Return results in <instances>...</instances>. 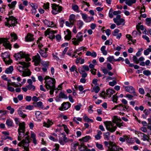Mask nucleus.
I'll list each match as a JSON object with an SVG mask.
<instances>
[{
  "instance_id": "nucleus-1",
  "label": "nucleus",
  "mask_w": 151,
  "mask_h": 151,
  "mask_svg": "<svg viewBox=\"0 0 151 151\" xmlns=\"http://www.w3.org/2000/svg\"><path fill=\"white\" fill-rule=\"evenodd\" d=\"M45 87L47 90L50 88H53L55 86V84L56 81L55 79L50 77L49 76H46L45 78Z\"/></svg>"
},
{
  "instance_id": "nucleus-2",
  "label": "nucleus",
  "mask_w": 151,
  "mask_h": 151,
  "mask_svg": "<svg viewBox=\"0 0 151 151\" xmlns=\"http://www.w3.org/2000/svg\"><path fill=\"white\" fill-rule=\"evenodd\" d=\"M14 56L16 60H17L23 58H25L27 61H30L31 60L28 55L22 52L15 54Z\"/></svg>"
},
{
  "instance_id": "nucleus-3",
  "label": "nucleus",
  "mask_w": 151,
  "mask_h": 151,
  "mask_svg": "<svg viewBox=\"0 0 151 151\" xmlns=\"http://www.w3.org/2000/svg\"><path fill=\"white\" fill-rule=\"evenodd\" d=\"M30 139L28 136L26 137L25 139H24L19 142L18 144V146L20 147L22 146L24 149L27 151L28 150V147L29 146V143L30 142Z\"/></svg>"
},
{
  "instance_id": "nucleus-4",
  "label": "nucleus",
  "mask_w": 151,
  "mask_h": 151,
  "mask_svg": "<svg viewBox=\"0 0 151 151\" xmlns=\"http://www.w3.org/2000/svg\"><path fill=\"white\" fill-rule=\"evenodd\" d=\"M17 19L12 16H10L9 18H6V22H5V24L7 26H9L14 27L17 24Z\"/></svg>"
},
{
  "instance_id": "nucleus-5",
  "label": "nucleus",
  "mask_w": 151,
  "mask_h": 151,
  "mask_svg": "<svg viewBox=\"0 0 151 151\" xmlns=\"http://www.w3.org/2000/svg\"><path fill=\"white\" fill-rule=\"evenodd\" d=\"M57 31L53 30L51 29H48L45 32V35L46 37L49 38L50 39H53L54 38V34L57 33Z\"/></svg>"
},
{
  "instance_id": "nucleus-6",
  "label": "nucleus",
  "mask_w": 151,
  "mask_h": 151,
  "mask_svg": "<svg viewBox=\"0 0 151 151\" xmlns=\"http://www.w3.org/2000/svg\"><path fill=\"white\" fill-rule=\"evenodd\" d=\"M51 7L52 9V13L53 14H58L62 10V7L55 4H52Z\"/></svg>"
},
{
  "instance_id": "nucleus-7",
  "label": "nucleus",
  "mask_w": 151,
  "mask_h": 151,
  "mask_svg": "<svg viewBox=\"0 0 151 151\" xmlns=\"http://www.w3.org/2000/svg\"><path fill=\"white\" fill-rule=\"evenodd\" d=\"M19 63L22 65V66L18 65L17 67V70L21 73H22L26 68H28L29 66L30 63H26L24 62H19Z\"/></svg>"
},
{
  "instance_id": "nucleus-8",
  "label": "nucleus",
  "mask_w": 151,
  "mask_h": 151,
  "mask_svg": "<svg viewBox=\"0 0 151 151\" xmlns=\"http://www.w3.org/2000/svg\"><path fill=\"white\" fill-rule=\"evenodd\" d=\"M71 104L69 102H64L61 106L58 108V109L61 111H64L68 109L70 107Z\"/></svg>"
},
{
  "instance_id": "nucleus-9",
  "label": "nucleus",
  "mask_w": 151,
  "mask_h": 151,
  "mask_svg": "<svg viewBox=\"0 0 151 151\" xmlns=\"http://www.w3.org/2000/svg\"><path fill=\"white\" fill-rule=\"evenodd\" d=\"M1 43H3L4 46L6 48L11 50V45L7 39L4 38H0V44Z\"/></svg>"
},
{
  "instance_id": "nucleus-10",
  "label": "nucleus",
  "mask_w": 151,
  "mask_h": 151,
  "mask_svg": "<svg viewBox=\"0 0 151 151\" xmlns=\"http://www.w3.org/2000/svg\"><path fill=\"white\" fill-rule=\"evenodd\" d=\"M79 141L80 145L79 147V151H85V137L79 139Z\"/></svg>"
},
{
  "instance_id": "nucleus-11",
  "label": "nucleus",
  "mask_w": 151,
  "mask_h": 151,
  "mask_svg": "<svg viewBox=\"0 0 151 151\" xmlns=\"http://www.w3.org/2000/svg\"><path fill=\"white\" fill-rule=\"evenodd\" d=\"M32 59L35 66H37L39 65L41 60L40 57L38 53H37L36 55L33 56Z\"/></svg>"
},
{
  "instance_id": "nucleus-12",
  "label": "nucleus",
  "mask_w": 151,
  "mask_h": 151,
  "mask_svg": "<svg viewBox=\"0 0 151 151\" xmlns=\"http://www.w3.org/2000/svg\"><path fill=\"white\" fill-rule=\"evenodd\" d=\"M19 136L18 137V140L19 141L21 140L23 137L25 136H27L28 134V132H27L25 133V131L18 132Z\"/></svg>"
},
{
  "instance_id": "nucleus-13",
  "label": "nucleus",
  "mask_w": 151,
  "mask_h": 151,
  "mask_svg": "<svg viewBox=\"0 0 151 151\" xmlns=\"http://www.w3.org/2000/svg\"><path fill=\"white\" fill-rule=\"evenodd\" d=\"M122 148L120 147L119 146H117L116 145L112 147H109L108 151H123Z\"/></svg>"
},
{
  "instance_id": "nucleus-14",
  "label": "nucleus",
  "mask_w": 151,
  "mask_h": 151,
  "mask_svg": "<svg viewBox=\"0 0 151 151\" xmlns=\"http://www.w3.org/2000/svg\"><path fill=\"white\" fill-rule=\"evenodd\" d=\"M45 50L41 49L39 51V52L42 57L44 58H46L48 56V55L46 53L47 51V48H45Z\"/></svg>"
},
{
  "instance_id": "nucleus-15",
  "label": "nucleus",
  "mask_w": 151,
  "mask_h": 151,
  "mask_svg": "<svg viewBox=\"0 0 151 151\" xmlns=\"http://www.w3.org/2000/svg\"><path fill=\"white\" fill-rule=\"evenodd\" d=\"M22 74V76L23 77L29 76L31 75V72L29 69L27 68H26Z\"/></svg>"
},
{
  "instance_id": "nucleus-16",
  "label": "nucleus",
  "mask_w": 151,
  "mask_h": 151,
  "mask_svg": "<svg viewBox=\"0 0 151 151\" xmlns=\"http://www.w3.org/2000/svg\"><path fill=\"white\" fill-rule=\"evenodd\" d=\"M44 23L45 25L49 27H53L56 26V24H54L52 22H50L46 19L44 21Z\"/></svg>"
},
{
  "instance_id": "nucleus-17",
  "label": "nucleus",
  "mask_w": 151,
  "mask_h": 151,
  "mask_svg": "<svg viewBox=\"0 0 151 151\" xmlns=\"http://www.w3.org/2000/svg\"><path fill=\"white\" fill-rule=\"evenodd\" d=\"M125 90L130 93H132L135 92V89L132 86H125Z\"/></svg>"
},
{
  "instance_id": "nucleus-18",
  "label": "nucleus",
  "mask_w": 151,
  "mask_h": 151,
  "mask_svg": "<svg viewBox=\"0 0 151 151\" xmlns=\"http://www.w3.org/2000/svg\"><path fill=\"white\" fill-rule=\"evenodd\" d=\"M32 9L31 10V12L32 14H35L36 11V9L37 8V6L36 4L31 3L30 4Z\"/></svg>"
},
{
  "instance_id": "nucleus-19",
  "label": "nucleus",
  "mask_w": 151,
  "mask_h": 151,
  "mask_svg": "<svg viewBox=\"0 0 151 151\" xmlns=\"http://www.w3.org/2000/svg\"><path fill=\"white\" fill-rule=\"evenodd\" d=\"M19 126V128L18 129V132H24L25 131V123L24 122L21 123Z\"/></svg>"
},
{
  "instance_id": "nucleus-20",
  "label": "nucleus",
  "mask_w": 151,
  "mask_h": 151,
  "mask_svg": "<svg viewBox=\"0 0 151 151\" xmlns=\"http://www.w3.org/2000/svg\"><path fill=\"white\" fill-rule=\"evenodd\" d=\"M4 61V62H6L8 58H9V52H5L2 54L1 55Z\"/></svg>"
},
{
  "instance_id": "nucleus-21",
  "label": "nucleus",
  "mask_w": 151,
  "mask_h": 151,
  "mask_svg": "<svg viewBox=\"0 0 151 151\" xmlns=\"http://www.w3.org/2000/svg\"><path fill=\"white\" fill-rule=\"evenodd\" d=\"M119 20V21L116 20V18H114L113 19V21L114 22L116 23L118 26L121 25L122 23L124 22L125 21V20L123 18H121Z\"/></svg>"
},
{
  "instance_id": "nucleus-22",
  "label": "nucleus",
  "mask_w": 151,
  "mask_h": 151,
  "mask_svg": "<svg viewBox=\"0 0 151 151\" xmlns=\"http://www.w3.org/2000/svg\"><path fill=\"white\" fill-rule=\"evenodd\" d=\"M53 124V123L52 121L50 120L49 119H48L46 122H44L43 123V126L49 128Z\"/></svg>"
},
{
  "instance_id": "nucleus-23",
  "label": "nucleus",
  "mask_w": 151,
  "mask_h": 151,
  "mask_svg": "<svg viewBox=\"0 0 151 151\" xmlns=\"http://www.w3.org/2000/svg\"><path fill=\"white\" fill-rule=\"evenodd\" d=\"M66 32L67 34L66 35L65 37V40H70L71 37V32L68 29H67L66 31Z\"/></svg>"
},
{
  "instance_id": "nucleus-24",
  "label": "nucleus",
  "mask_w": 151,
  "mask_h": 151,
  "mask_svg": "<svg viewBox=\"0 0 151 151\" xmlns=\"http://www.w3.org/2000/svg\"><path fill=\"white\" fill-rule=\"evenodd\" d=\"M31 137L33 143L35 145H36L37 144V141L36 138V135L34 132H31Z\"/></svg>"
},
{
  "instance_id": "nucleus-25",
  "label": "nucleus",
  "mask_w": 151,
  "mask_h": 151,
  "mask_svg": "<svg viewBox=\"0 0 151 151\" xmlns=\"http://www.w3.org/2000/svg\"><path fill=\"white\" fill-rule=\"evenodd\" d=\"M126 141L127 143L132 144L134 142V139L132 137H130L129 135H126Z\"/></svg>"
},
{
  "instance_id": "nucleus-26",
  "label": "nucleus",
  "mask_w": 151,
  "mask_h": 151,
  "mask_svg": "<svg viewBox=\"0 0 151 151\" xmlns=\"http://www.w3.org/2000/svg\"><path fill=\"white\" fill-rule=\"evenodd\" d=\"M78 70L80 73L82 75V77H83L85 75V66L83 65L82 67H80Z\"/></svg>"
},
{
  "instance_id": "nucleus-27",
  "label": "nucleus",
  "mask_w": 151,
  "mask_h": 151,
  "mask_svg": "<svg viewBox=\"0 0 151 151\" xmlns=\"http://www.w3.org/2000/svg\"><path fill=\"white\" fill-rule=\"evenodd\" d=\"M34 104L35 107H37L42 109H44V105L43 104V103L41 101L36 102L34 103Z\"/></svg>"
},
{
  "instance_id": "nucleus-28",
  "label": "nucleus",
  "mask_w": 151,
  "mask_h": 151,
  "mask_svg": "<svg viewBox=\"0 0 151 151\" xmlns=\"http://www.w3.org/2000/svg\"><path fill=\"white\" fill-rule=\"evenodd\" d=\"M17 112L19 115L23 118H24L27 116L26 114L23 113L20 108H19L17 110Z\"/></svg>"
},
{
  "instance_id": "nucleus-29",
  "label": "nucleus",
  "mask_w": 151,
  "mask_h": 151,
  "mask_svg": "<svg viewBox=\"0 0 151 151\" xmlns=\"http://www.w3.org/2000/svg\"><path fill=\"white\" fill-rule=\"evenodd\" d=\"M99 85V84H98L97 85L95 86L91 90V92H94L96 93H98L100 90V88Z\"/></svg>"
},
{
  "instance_id": "nucleus-30",
  "label": "nucleus",
  "mask_w": 151,
  "mask_h": 151,
  "mask_svg": "<svg viewBox=\"0 0 151 151\" xmlns=\"http://www.w3.org/2000/svg\"><path fill=\"white\" fill-rule=\"evenodd\" d=\"M106 129L107 131H109L110 129V126L111 124L112 123L111 121H106L104 122Z\"/></svg>"
},
{
  "instance_id": "nucleus-31",
  "label": "nucleus",
  "mask_w": 151,
  "mask_h": 151,
  "mask_svg": "<svg viewBox=\"0 0 151 151\" xmlns=\"http://www.w3.org/2000/svg\"><path fill=\"white\" fill-rule=\"evenodd\" d=\"M13 70V66H10L9 68L6 69L5 71V73L8 74H10L12 73Z\"/></svg>"
},
{
  "instance_id": "nucleus-32",
  "label": "nucleus",
  "mask_w": 151,
  "mask_h": 151,
  "mask_svg": "<svg viewBox=\"0 0 151 151\" xmlns=\"http://www.w3.org/2000/svg\"><path fill=\"white\" fill-rule=\"evenodd\" d=\"M33 35L28 34L26 37V40L28 41H31L33 40Z\"/></svg>"
},
{
  "instance_id": "nucleus-33",
  "label": "nucleus",
  "mask_w": 151,
  "mask_h": 151,
  "mask_svg": "<svg viewBox=\"0 0 151 151\" xmlns=\"http://www.w3.org/2000/svg\"><path fill=\"white\" fill-rule=\"evenodd\" d=\"M80 42L83 40V36L81 32L78 33L76 35V37Z\"/></svg>"
},
{
  "instance_id": "nucleus-34",
  "label": "nucleus",
  "mask_w": 151,
  "mask_h": 151,
  "mask_svg": "<svg viewBox=\"0 0 151 151\" xmlns=\"http://www.w3.org/2000/svg\"><path fill=\"white\" fill-rule=\"evenodd\" d=\"M71 40L73 44L75 45H78L80 42L76 38H73Z\"/></svg>"
},
{
  "instance_id": "nucleus-35",
  "label": "nucleus",
  "mask_w": 151,
  "mask_h": 151,
  "mask_svg": "<svg viewBox=\"0 0 151 151\" xmlns=\"http://www.w3.org/2000/svg\"><path fill=\"white\" fill-rule=\"evenodd\" d=\"M28 90H30L32 91H34L35 89V86L32 84H28L26 86Z\"/></svg>"
},
{
  "instance_id": "nucleus-36",
  "label": "nucleus",
  "mask_w": 151,
  "mask_h": 151,
  "mask_svg": "<svg viewBox=\"0 0 151 151\" xmlns=\"http://www.w3.org/2000/svg\"><path fill=\"white\" fill-rule=\"evenodd\" d=\"M94 20L93 17H88L87 15L86 14V22H88Z\"/></svg>"
},
{
  "instance_id": "nucleus-37",
  "label": "nucleus",
  "mask_w": 151,
  "mask_h": 151,
  "mask_svg": "<svg viewBox=\"0 0 151 151\" xmlns=\"http://www.w3.org/2000/svg\"><path fill=\"white\" fill-rule=\"evenodd\" d=\"M106 48V46L104 45H103L102 46L100 49V50L102 53L105 55H106L107 54V51L105 50Z\"/></svg>"
},
{
  "instance_id": "nucleus-38",
  "label": "nucleus",
  "mask_w": 151,
  "mask_h": 151,
  "mask_svg": "<svg viewBox=\"0 0 151 151\" xmlns=\"http://www.w3.org/2000/svg\"><path fill=\"white\" fill-rule=\"evenodd\" d=\"M10 86V82H7V89L9 91L13 92H14L15 90L14 88Z\"/></svg>"
},
{
  "instance_id": "nucleus-39",
  "label": "nucleus",
  "mask_w": 151,
  "mask_h": 151,
  "mask_svg": "<svg viewBox=\"0 0 151 151\" xmlns=\"http://www.w3.org/2000/svg\"><path fill=\"white\" fill-rule=\"evenodd\" d=\"M124 105H123L122 104H119V108H117V110L121 111H125L126 109L124 108Z\"/></svg>"
},
{
  "instance_id": "nucleus-40",
  "label": "nucleus",
  "mask_w": 151,
  "mask_h": 151,
  "mask_svg": "<svg viewBox=\"0 0 151 151\" xmlns=\"http://www.w3.org/2000/svg\"><path fill=\"white\" fill-rule=\"evenodd\" d=\"M69 21L74 23L75 21V15L73 14L70 15L69 17Z\"/></svg>"
},
{
  "instance_id": "nucleus-41",
  "label": "nucleus",
  "mask_w": 151,
  "mask_h": 151,
  "mask_svg": "<svg viewBox=\"0 0 151 151\" xmlns=\"http://www.w3.org/2000/svg\"><path fill=\"white\" fill-rule=\"evenodd\" d=\"M106 91H108V93H109V98L111 97V96L112 95L113 93L115 92V91L113 89H110L109 88L107 89Z\"/></svg>"
},
{
  "instance_id": "nucleus-42",
  "label": "nucleus",
  "mask_w": 151,
  "mask_h": 151,
  "mask_svg": "<svg viewBox=\"0 0 151 151\" xmlns=\"http://www.w3.org/2000/svg\"><path fill=\"white\" fill-rule=\"evenodd\" d=\"M11 36L12 37V41H15L17 39V36L16 34L14 33H12L11 34Z\"/></svg>"
},
{
  "instance_id": "nucleus-43",
  "label": "nucleus",
  "mask_w": 151,
  "mask_h": 151,
  "mask_svg": "<svg viewBox=\"0 0 151 151\" xmlns=\"http://www.w3.org/2000/svg\"><path fill=\"white\" fill-rule=\"evenodd\" d=\"M112 101L114 103L117 104L118 103L117 101L118 100V96L116 95H114L112 97Z\"/></svg>"
},
{
  "instance_id": "nucleus-44",
  "label": "nucleus",
  "mask_w": 151,
  "mask_h": 151,
  "mask_svg": "<svg viewBox=\"0 0 151 151\" xmlns=\"http://www.w3.org/2000/svg\"><path fill=\"white\" fill-rule=\"evenodd\" d=\"M10 84L11 86H12L14 87H21L22 86L21 84L19 83V84H17L15 82H10Z\"/></svg>"
},
{
  "instance_id": "nucleus-45",
  "label": "nucleus",
  "mask_w": 151,
  "mask_h": 151,
  "mask_svg": "<svg viewBox=\"0 0 151 151\" xmlns=\"http://www.w3.org/2000/svg\"><path fill=\"white\" fill-rule=\"evenodd\" d=\"M136 27L137 30H139V29H140L141 30L143 31L144 29L143 25H140L139 23L136 25Z\"/></svg>"
},
{
  "instance_id": "nucleus-46",
  "label": "nucleus",
  "mask_w": 151,
  "mask_h": 151,
  "mask_svg": "<svg viewBox=\"0 0 151 151\" xmlns=\"http://www.w3.org/2000/svg\"><path fill=\"white\" fill-rule=\"evenodd\" d=\"M74 87L76 89H78L81 91H83L84 89L83 86L82 85H79L78 86L75 85Z\"/></svg>"
},
{
  "instance_id": "nucleus-47",
  "label": "nucleus",
  "mask_w": 151,
  "mask_h": 151,
  "mask_svg": "<svg viewBox=\"0 0 151 151\" xmlns=\"http://www.w3.org/2000/svg\"><path fill=\"white\" fill-rule=\"evenodd\" d=\"M59 97L60 98H64L65 99H67L68 98L67 96L63 92H60V93L59 94Z\"/></svg>"
},
{
  "instance_id": "nucleus-48",
  "label": "nucleus",
  "mask_w": 151,
  "mask_h": 151,
  "mask_svg": "<svg viewBox=\"0 0 151 151\" xmlns=\"http://www.w3.org/2000/svg\"><path fill=\"white\" fill-rule=\"evenodd\" d=\"M17 2L16 1H12L11 4H8V6L10 8H13L17 4Z\"/></svg>"
},
{
  "instance_id": "nucleus-49",
  "label": "nucleus",
  "mask_w": 151,
  "mask_h": 151,
  "mask_svg": "<svg viewBox=\"0 0 151 151\" xmlns=\"http://www.w3.org/2000/svg\"><path fill=\"white\" fill-rule=\"evenodd\" d=\"M72 8L73 9V10L75 12H79L78 9V6H77V5H72Z\"/></svg>"
},
{
  "instance_id": "nucleus-50",
  "label": "nucleus",
  "mask_w": 151,
  "mask_h": 151,
  "mask_svg": "<svg viewBox=\"0 0 151 151\" xmlns=\"http://www.w3.org/2000/svg\"><path fill=\"white\" fill-rule=\"evenodd\" d=\"M143 74L147 76H149L151 75V73L150 71L149 70H145L143 71Z\"/></svg>"
},
{
  "instance_id": "nucleus-51",
  "label": "nucleus",
  "mask_w": 151,
  "mask_h": 151,
  "mask_svg": "<svg viewBox=\"0 0 151 151\" xmlns=\"http://www.w3.org/2000/svg\"><path fill=\"white\" fill-rule=\"evenodd\" d=\"M81 120L82 119L80 117H74L73 119V121L78 124L79 123L78 121H81Z\"/></svg>"
},
{
  "instance_id": "nucleus-52",
  "label": "nucleus",
  "mask_w": 151,
  "mask_h": 151,
  "mask_svg": "<svg viewBox=\"0 0 151 151\" xmlns=\"http://www.w3.org/2000/svg\"><path fill=\"white\" fill-rule=\"evenodd\" d=\"M96 146L100 150H102L104 149L103 145L99 144L98 142L96 143Z\"/></svg>"
},
{
  "instance_id": "nucleus-53",
  "label": "nucleus",
  "mask_w": 151,
  "mask_h": 151,
  "mask_svg": "<svg viewBox=\"0 0 151 151\" xmlns=\"http://www.w3.org/2000/svg\"><path fill=\"white\" fill-rule=\"evenodd\" d=\"M50 95H52L53 94L55 90H59V89H58V88H55V86H54L53 88H50Z\"/></svg>"
},
{
  "instance_id": "nucleus-54",
  "label": "nucleus",
  "mask_w": 151,
  "mask_h": 151,
  "mask_svg": "<svg viewBox=\"0 0 151 151\" xmlns=\"http://www.w3.org/2000/svg\"><path fill=\"white\" fill-rule=\"evenodd\" d=\"M133 60L134 63L136 64H138L139 63V59H138L137 57L134 55L133 57Z\"/></svg>"
},
{
  "instance_id": "nucleus-55",
  "label": "nucleus",
  "mask_w": 151,
  "mask_h": 151,
  "mask_svg": "<svg viewBox=\"0 0 151 151\" xmlns=\"http://www.w3.org/2000/svg\"><path fill=\"white\" fill-rule=\"evenodd\" d=\"M78 145L79 144L77 142L72 144L71 145L72 146V149H73V151H75V150L76 149L77 146H78Z\"/></svg>"
},
{
  "instance_id": "nucleus-56",
  "label": "nucleus",
  "mask_w": 151,
  "mask_h": 151,
  "mask_svg": "<svg viewBox=\"0 0 151 151\" xmlns=\"http://www.w3.org/2000/svg\"><path fill=\"white\" fill-rule=\"evenodd\" d=\"M65 23L66 26L69 27H72L73 26L74 23L71 22L70 21H69V22L68 21H67L65 22Z\"/></svg>"
},
{
  "instance_id": "nucleus-57",
  "label": "nucleus",
  "mask_w": 151,
  "mask_h": 151,
  "mask_svg": "<svg viewBox=\"0 0 151 151\" xmlns=\"http://www.w3.org/2000/svg\"><path fill=\"white\" fill-rule=\"evenodd\" d=\"M83 24V22L79 20L77 22V25L79 28H81Z\"/></svg>"
},
{
  "instance_id": "nucleus-58",
  "label": "nucleus",
  "mask_w": 151,
  "mask_h": 151,
  "mask_svg": "<svg viewBox=\"0 0 151 151\" xmlns=\"http://www.w3.org/2000/svg\"><path fill=\"white\" fill-rule=\"evenodd\" d=\"M114 121H115L114 123H115L116 121H119L120 122H121L122 121L120 117H118L116 116H114Z\"/></svg>"
},
{
  "instance_id": "nucleus-59",
  "label": "nucleus",
  "mask_w": 151,
  "mask_h": 151,
  "mask_svg": "<svg viewBox=\"0 0 151 151\" xmlns=\"http://www.w3.org/2000/svg\"><path fill=\"white\" fill-rule=\"evenodd\" d=\"M119 32V30L118 29H115L114 32L112 33V35L114 36H116V34L118 33Z\"/></svg>"
},
{
  "instance_id": "nucleus-60",
  "label": "nucleus",
  "mask_w": 151,
  "mask_h": 151,
  "mask_svg": "<svg viewBox=\"0 0 151 151\" xmlns=\"http://www.w3.org/2000/svg\"><path fill=\"white\" fill-rule=\"evenodd\" d=\"M64 129V131L67 134H68L69 132V130L68 129L67 126L65 125H63Z\"/></svg>"
},
{
  "instance_id": "nucleus-61",
  "label": "nucleus",
  "mask_w": 151,
  "mask_h": 151,
  "mask_svg": "<svg viewBox=\"0 0 151 151\" xmlns=\"http://www.w3.org/2000/svg\"><path fill=\"white\" fill-rule=\"evenodd\" d=\"M1 78L4 80L7 81L8 82H11V80L8 79V78L5 75H4L1 76Z\"/></svg>"
},
{
  "instance_id": "nucleus-62",
  "label": "nucleus",
  "mask_w": 151,
  "mask_h": 151,
  "mask_svg": "<svg viewBox=\"0 0 151 151\" xmlns=\"http://www.w3.org/2000/svg\"><path fill=\"white\" fill-rule=\"evenodd\" d=\"M12 121L10 119H7L6 121V124L9 126H12Z\"/></svg>"
},
{
  "instance_id": "nucleus-63",
  "label": "nucleus",
  "mask_w": 151,
  "mask_h": 151,
  "mask_svg": "<svg viewBox=\"0 0 151 151\" xmlns=\"http://www.w3.org/2000/svg\"><path fill=\"white\" fill-rule=\"evenodd\" d=\"M114 59V57L113 56H109V57L107 58V60L110 62L113 61Z\"/></svg>"
},
{
  "instance_id": "nucleus-64",
  "label": "nucleus",
  "mask_w": 151,
  "mask_h": 151,
  "mask_svg": "<svg viewBox=\"0 0 151 151\" xmlns=\"http://www.w3.org/2000/svg\"><path fill=\"white\" fill-rule=\"evenodd\" d=\"M117 83L116 80H113L112 81H110L109 82V85L111 86H113Z\"/></svg>"
}]
</instances>
